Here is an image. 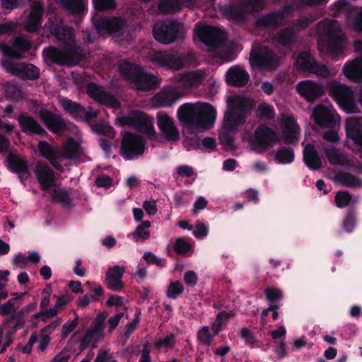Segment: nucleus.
Masks as SVG:
<instances>
[{
	"label": "nucleus",
	"mask_w": 362,
	"mask_h": 362,
	"mask_svg": "<svg viewBox=\"0 0 362 362\" xmlns=\"http://www.w3.org/2000/svg\"><path fill=\"white\" fill-rule=\"evenodd\" d=\"M180 91L175 87L163 90L155 95V100L160 106L170 107L180 97Z\"/></svg>",
	"instance_id": "f704fd0d"
},
{
	"label": "nucleus",
	"mask_w": 362,
	"mask_h": 362,
	"mask_svg": "<svg viewBox=\"0 0 362 362\" xmlns=\"http://www.w3.org/2000/svg\"><path fill=\"white\" fill-rule=\"evenodd\" d=\"M93 4L97 11H105L116 8L115 0H93Z\"/></svg>",
	"instance_id": "680f3d73"
},
{
	"label": "nucleus",
	"mask_w": 362,
	"mask_h": 362,
	"mask_svg": "<svg viewBox=\"0 0 362 362\" xmlns=\"http://www.w3.org/2000/svg\"><path fill=\"white\" fill-rule=\"evenodd\" d=\"M90 127L97 135L105 136L110 139H113L115 136V132L113 127L105 123H94L90 124Z\"/></svg>",
	"instance_id": "a18cd8bd"
},
{
	"label": "nucleus",
	"mask_w": 362,
	"mask_h": 362,
	"mask_svg": "<svg viewBox=\"0 0 362 362\" xmlns=\"http://www.w3.org/2000/svg\"><path fill=\"white\" fill-rule=\"evenodd\" d=\"M117 120L121 126L131 127L136 131L146 134L150 139L156 135L151 118L140 110H133L127 115L118 117Z\"/></svg>",
	"instance_id": "6e6552de"
},
{
	"label": "nucleus",
	"mask_w": 362,
	"mask_h": 362,
	"mask_svg": "<svg viewBox=\"0 0 362 362\" xmlns=\"http://www.w3.org/2000/svg\"><path fill=\"white\" fill-rule=\"evenodd\" d=\"M296 66L300 72L315 74L322 78L329 76V70L327 66L317 62L315 58L307 51H303L298 54Z\"/></svg>",
	"instance_id": "9b49d317"
},
{
	"label": "nucleus",
	"mask_w": 362,
	"mask_h": 362,
	"mask_svg": "<svg viewBox=\"0 0 362 362\" xmlns=\"http://www.w3.org/2000/svg\"><path fill=\"white\" fill-rule=\"evenodd\" d=\"M59 101L64 110L76 121L90 123L99 114L98 110H93L91 107H88L86 109L80 103L73 101L68 98L62 97Z\"/></svg>",
	"instance_id": "f8f14e48"
},
{
	"label": "nucleus",
	"mask_w": 362,
	"mask_h": 362,
	"mask_svg": "<svg viewBox=\"0 0 362 362\" xmlns=\"http://www.w3.org/2000/svg\"><path fill=\"white\" fill-rule=\"evenodd\" d=\"M101 337H102L100 335H98L96 333L88 329L84 336L79 339L80 349L83 351L90 345L92 348H95L97 346L98 341Z\"/></svg>",
	"instance_id": "c03bdc74"
},
{
	"label": "nucleus",
	"mask_w": 362,
	"mask_h": 362,
	"mask_svg": "<svg viewBox=\"0 0 362 362\" xmlns=\"http://www.w3.org/2000/svg\"><path fill=\"white\" fill-rule=\"evenodd\" d=\"M37 148L40 156L47 160L54 169L62 170L63 168L59 160L64 158V154L59 147L52 146L46 141H40Z\"/></svg>",
	"instance_id": "412c9836"
},
{
	"label": "nucleus",
	"mask_w": 362,
	"mask_h": 362,
	"mask_svg": "<svg viewBox=\"0 0 362 362\" xmlns=\"http://www.w3.org/2000/svg\"><path fill=\"white\" fill-rule=\"evenodd\" d=\"M291 11L289 6H285L282 9L270 12L257 18L255 25L262 28H275L284 20L286 13Z\"/></svg>",
	"instance_id": "393cba45"
},
{
	"label": "nucleus",
	"mask_w": 362,
	"mask_h": 362,
	"mask_svg": "<svg viewBox=\"0 0 362 362\" xmlns=\"http://www.w3.org/2000/svg\"><path fill=\"white\" fill-rule=\"evenodd\" d=\"M16 30V24L12 21H7L0 24V35H11ZM32 47L31 42L23 36H17L11 45L4 41H0V50L8 57L21 59L23 54Z\"/></svg>",
	"instance_id": "39448f33"
},
{
	"label": "nucleus",
	"mask_w": 362,
	"mask_h": 362,
	"mask_svg": "<svg viewBox=\"0 0 362 362\" xmlns=\"http://www.w3.org/2000/svg\"><path fill=\"white\" fill-rule=\"evenodd\" d=\"M75 318L71 321L64 323L62 327V339H65L76 328L78 324V316L74 313Z\"/></svg>",
	"instance_id": "e2e57ef3"
},
{
	"label": "nucleus",
	"mask_w": 362,
	"mask_h": 362,
	"mask_svg": "<svg viewBox=\"0 0 362 362\" xmlns=\"http://www.w3.org/2000/svg\"><path fill=\"white\" fill-rule=\"evenodd\" d=\"M303 161L306 166L313 170H319L322 167L321 158L312 144H308L303 149Z\"/></svg>",
	"instance_id": "72a5a7b5"
},
{
	"label": "nucleus",
	"mask_w": 362,
	"mask_h": 362,
	"mask_svg": "<svg viewBox=\"0 0 362 362\" xmlns=\"http://www.w3.org/2000/svg\"><path fill=\"white\" fill-rule=\"evenodd\" d=\"M344 75L354 82L362 81V58L346 62L343 68Z\"/></svg>",
	"instance_id": "c9c22d12"
},
{
	"label": "nucleus",
	"mask_w": 362,
	"mask_h": 362,
	"mask_svg": "<svg viewBox=\"0 0 362 362\" xmlns=\"http://www.w3.org/2000/svg\"><path fill=\"white\" fill-rule=\"evenodd\" d=\"M298 93L308 102H313L325 93L324 86L310 80L299 82L296 86Z\"/></svg>",
	"instance_id": "a878e982"
},
{
	"label": "nucleus",
	"mask_w": 362,
	"mask_h": 362,
	"mask_svg": "<svg viewBox=\"0 0 362 362\" xmlns=\"http://www.w3.org/2000/svg\"><path fill=\"white\" fill-rule=\"evenodd\" d=\"M227 110L224 114L225 125L228 129L236 126H243L247 120V115L252 110L255 104L250 98L241 95H231L227 100Z\"/></svg>",
	"instance_id": "f03ea898"
},
{
	"label": "nucleus",
	"mask_w": 362,
	"mask_h": 362,
	"mask_svg": "<svg viewBox=\"0 0 362 362\" xmlns=\"http://www.w3.org/2000/svg\"><path fill=\"white\" fill-rule=\"evenodd\" d=\"M240 126H236L234 129H228L225 125V119L223 118V130L219 134V140L221 144L224 146L227 150H235L236 146L234 143L233 134H236Z\"/></svg>",
	"instance_id": "4c0bfd02"
},
{
	"label": "nucleus",
	"mask_w": 362,
	"mask_h": 362,
	"mask_svg": "<svg viewBox=\"0 0 362 362\" xmlns=\"http://www.w3.org/2000/svg\"><path fill=\"white\" fill-rule=\"evenodd\" d=\"M124 267L115 265L110 267L106 272V279H122L124 273Z\"/></svg>",
	"instance_id": "774afa93"
},
{
	"label": "nucleus",
	"mask_w": 362,
	"mask_h": 362,
	"mask_svg": "<svg viewBox=\"0 0 362 362\" xmlns=\"http://www.w3.org/2000/svg\"><path fill=\"white\" fill-rule=\"evenodd\" d=\"M251 59L256 66L264 69L273 70L279 65L277 54L267 47H264L252 54Z\"/></svg>",
	"instance_id": "6ab92c4d"
},
{
	"label": "nucleus",
	"mask_w": 362,
	"mask_h": 362,
	"mask_svg": "<svg viewBox=\"0 0 362 362\" xmlns=\"http://www.w3.org/2000/svg\"><path fill=\"white\" fill-rule=\"evenodd\" d=\"M150 59L161 67L173 70H180L185 64L184 58L173 52H155L151 54Z\"/></svg>",
	"instance_id": "f3484780"
},
{
	"label": "nucleus",
	"mask_w": 362,
	"mask_h": 362,
	"mask_svg": "<svg viewBox=\"0 0 362 362\" xmlns=\"http://www.w3.org/2000/svg\"><path fill=\"white\" fill-rule=\"evenodd\" d=\"M216 118V110L211 104L205 103L198 105L195 129H209L214 124Z\"/></svg>",
	"instance_id": "5701e85b"
},
{
	"label": "nucleus",
	"mask_w": 362,
	"mask_h": 362,
	"mask_svg": "<svg viewBox=\"0 0 362 362\" xmlns=\"http://www.w3.org/2000/svg\"><path fill=\"white\" fill-rule=\"evenodd\" d=\"M249 141L252 149L260 153L279 143V138L273 129L264 124H260L257 127L253 136Z\"/></svg>",
	"instance_id": "9d476101"
},
{
	"label": "nucleus",
	"mask_w": 362,
	"mask_h": 362,
	"mask_svg": "<svg viewBox=\"0 0 362 362\" xmlns=\"http://www.w3.org/2000/svg\"><path fill=\"white\" fill-rule=\"evenodd\" d=\"M16 119L21 132L27 136L36 135L44 137L48 134L38 121L28 112L20 113L16 117Z\"/></svg>",
	"instance_id": "a211bd4d"
},
{
	"label": "nucleus",
	"mask_w": 362,
	"mask_h": 362,
	"mask_svg": "<svg viewBox=\"0 0 362 362\" xmlns=\"http://www.w3.org/2000/svg\"><path fill=\"white\" fill-rule=\"evenodd\" d=\"M34 173L42 190L47 192L55 186V173L47 163L37 162Z\"/></svg>",
	"instance_id": "4be33fe9"
},
{
	"label": "nucleus",
	"mask_w": 362,
	"mask_h": 362,
	"mask_svg": "<svg viewBox=\"0 0 362 362\" xmlns=\"http://www.w3.org/2000/svg\"><path fill=\"white\" fill-rule=\"evenodd\" d=\"M274 40L283 47L292 49L297 43V34L293 27H286L277 32Z\"/></svg>",
	"instance_id": "2f4dec72"
},
{
	"label": "nucleus",
	"mask_w": 362,
	"mask_h": 362,
	"mask_svg": "<svg viewBox=\"0 0 362 362\" xmlns=\"http://www.w3.org/2000/svg\"><path fill=\"white\" fill-rule=\"evenodd\" d=\"M313 116L315 122L320 127H332L336 123L333 112L322 105L314 109Z\"/></svg>",
	"instance_id": "7c9ffc66"
},
{
	"label": "nucleus",
	"mask_w": 362,
	"mask_h": 362,
	"mask_svg": "<svg viewBox=\"0 0 362 362\" xmlns=\"http://www.w3.org/2000/svg\"><path fill=\"white\" fill-rule=\"evenodd\" d=\"M28 314V313L26 311L24 307L19 310H18V308L16 307V311L13 312V315L4 319V320L2 322V326L4 328H7L13 323H22L23 328L25 323L24 317Z\"/></svg>",
	"instance_id": "79ce46f5"
},
{
	"label": "nucleus",
	"mask_w": 362,
	"mask_h": 362,
	"mask_svg": "<svg viewBox=\"0 0 362 362\" xmlns=\"http://www.w3.org/2000/svg\"><path fill=\"white\" fill-rule=\"evenodd\" d=\"M87 94L96 102L105 106L117 107L119 105L116 98L104 90V88L94 82H90L86 86Z\"/></svg>",
	"instance_id": "aec40b11"
},
{
	"label": "nucleus",
	"mask_w": 362,
	"mask_h": 362,
	"mask_svg": "<svg viewBox=\"0 0 362 362\" xmlns=\"http://www.w3.org/2000/svg\"><path fill=\"white\" fill-rule=\"evenodd\" d=\"M337 179L345 187H356L361 185L360 178L349 173H340L337 175Z\"/></svg>",
	"instance_id": "49530a36"
},
{
	"label": "nucleus",
	"mask_w": 362,
	"mask_h": 362,
	"mask_svg": "<svg viewBox=\"0 0 362 362\" xmlns=\"http://www.w3.org/2000/svg\"><path fill=\"white\" fill-rule=\"evenodd\" d=\"M199 340L206 346H209L214 339V335L209 333V328L207 326L203 327L197 334Z\"/></svg>",
	"instance_id": "338daca9"
},
{
	"label": "nucleus",
	"mask_w": 362,
	"mask_h": 362,
	"mask_svg": "<svg viewBox=\"0 0 362 362\" xmlns=\"http://www.w3.org/2000/svg\"><path fill=\"white\" fill-rule=\"evenodd\" d=\"M105 318L106 315L105 313H98L88 329L103 337L105 329L104 322Z\"/></svg>",
	"instance_id": "864d4df0"
},
{
	"label": "nucleus",
	"mask_w": 362,
	"mask_h": 362,
	"mask_svg": "<svg viewBox=\"0 0 362 362\" xmlns=\"http://www.w3.org/2000/svg\"><path fill=\"white\" fill-rule=\"evenodd\" d=\"M329 95L348 113H356L358 107L356 104L352 89L337 81L331 82L329 87Z\"/></svg>",
	"instance_id": "1a4fd4ad"
},
{
	"label": "nucleus",
	"mask_w": 362,
	"mask_h": 362,
	"mask_svg": "<svg viewBox=\"0 0 362 362\" xmlns=\"http://www.w3.org/2000/svg\"><path fill=\"white\" fill-rule=\"evenodd\" d=\"M159 10L165 14L175 13L181 10L177 0H162L158 5Z\"/></svg>",
	"instance_id": "3c124183"
},
{
	"label": "nucleus",
	"mask_w": 362,
	"mask_h": 362,
	"mask_svg": "<svg viewBox=\"0 0 362 362\" xmlns=\"http://www.w3.org/2000/svg\"><path fill=\"white\" fill-rule=\"evenodd\" d=\"M121 136L119 154L124 160H136L144 155L147 148L146 141L141 135L124 132Z\"/></svg>",
	"instance_id": "0eeeda50"
},
{
	"label": "nucleus",
	"mask_w": 362,
	"mask_h": 362,
	"mask_svg": "<svg viewBox=\"0 0 362 362\" xmlns=\"http://www.w3.org/2000/svg\"><path fill=\"white\" fill-rule=\"evenodd\" d=\"M7 73L23 79L36 80L40 77V69L33 64L15 63L9 60L2 62Z\"/></svg>",
	"instance_id": "dca6fc26"
},
{
	"label": "nucleus",
	"mask_w": 362,
	"mask_h": 362,
	"mask_svg": "<svg viewBox=\"0 0 362 362\" xmlns=\"http://www.w3.org/2000/svg\"><path fill=\"white\" fill-rule=\"evenodd\" d=\"M351 200V196L348 192H338L335 195L334 201L339 208H343L348 206Z\"/></svg>",
	"instance_id": "0e129e2a"
},
{
	"label": "nucleus",
	"mask_w": 362,
	"mask_h": 362,
	"mask_svg": "<svg viewBox=\"0 0 362 362\" xmlns=\"http://www.w3.org/2000/svg\"><path fill=\"white\" fill-rule=\"evenodd\" d=\"M319 25L322 27L327 37V49L333 54H338L343 51L345 37L339 34V27L336 21H322Z\"/></svg>",
	"instance_id": "ddd939ff"
},
{
	"label": "nucleus",
	"mask_w": 362,
	"mask_h": 362,
	"mask_svg": "<svg viewBox=\"0 0 362 362\" xmlns=\"http://www.w3.org/2000/svg\"><path fill=\"white\" fill-rule=\"evenodd\" d=\"M295 159V153L293 149L288 146H282L278 148L274 160L281 164H289L293 162Z\"/></svg>",
	"instance_id": "a19ab883"
},
{
	"label": "nucleus",
	"mask_w": 362,
	"mask_h": 362,
	"mask_svg": "<svg viewBox=\"0 0 362 362\" xmlns=\"http://www.w3.org/2000/svg\"><path fill=\"white\" fill-rule=\"evenodd\" d=\"M151 226L149 221H144L139 224L134 232L128 236H132L136 241L139 240H146L150 238V232L146 230Z\"/></svg>",
	"instance_id": "09e8293b"
},
{
	"label": "nucleus",
	"mask_w": 362,
	"mask_h": 362,
	"mask_svg": "<svg viewBox=\"0 0 362 362\" xmlns=\"http://www.w3.org/2000/svg\"><path fill=\"white\" fill-rule=\"evenodd\" d=\"M52 199L53 202H59L64 206L70 207L72 205V199L69 194L62 189H54L52 194Z\"/></svg>",
	"instance_id": "8fccbe9b"
},
{
	"label": "nucleus",
	"mask_w": 362,
	"mask_h": 362,
	"mask_svg": "<svg viewBox=\"0 0 362 362\" xmlns=\"http://www.w3.org/2000/svg\"><path fill=\"white\" fill-rule=\"evenodd\" d=\"M232 316L231 313L226 311H221L216 315L215 320L211 324L214 335H217L221 331L223 322L228 320Z\"/></svg>",
	"instance_id": "603ef678"
},
{
	"label": "nucleus",
	"mask_w": 362,
	"mask_h": 362,
	"mask_svg": "<svg viewBox=\"0 0 362 362\" xmlns=\"http://www.w3.org/2000/svg\"><path fill=\"white\" fill-rule=\"evenodd\" d=\"M197 111L198 105L192 103H185L180 106L177 111V118L190 129H195V125L197 124Z\"/></svg>",
	"instance_id": "c85d7f7f"
},
{
	"label": "nucleus",
	"mask_w": 362,
	"mask_h": 362,
	"mask_svg": "<svg viewBox=\"0 0 362 362\" xmlns=\"http://www.w3.org/2000/svg\"><path fill=\"white\" fill-rule=\"evenodd\" d=\"M195 33L199 40L212 49L221 47L225 41V33L214 25H195Z\"/></svg>",
	"instance_id": "4468645a"
},
{
	"label": "nucleus",
	"mask_w": 362,
	"mask_h": 362,
	"mask_svg": "<svg viewBox=\"0 0 362 362\" xmlns=\"http://www.w3.org/2000/svg\"><path fill=\"white\" fill-rule=\"evenodd\" d=\"M184 292V287L180 281H172L170 283L166 291V296L171 299H176Z\"/></svg>",
	"instance_id": "5fc2aeb1"
},
{
	"label": "nucleus",
	"mask_w": 362,
	"mask_h": 362,
	"mask_svg": "<svg viewBox=\"0 0 362 362\" xmlns=\"http://www.w3.org/2000/svg\"><path fill=\"white\" fill-rule=\"evenodd\" d=\"M176 343V338L174 334H170L164 338L156 340L153 346L156 349H160L161 348H173Z\"/></svg>",
	"instance_id": "13d9d810"
},
{
	"label": "nucleus",
	"mask_w": 362,
	"mask_h": 362,
	"mask_svg": "<svg viewBox=\"0 0 362 362\" xmlns=\"http://www.w3.org/2000/svg\"><path fill=\"white\" fill-rule=\"evenodd\" d=\"M157 125L167 140L177 141L180 139L179 132L173 119L166 113L157 114Z\"/></svg>",
	"instance_id": "cd10ccee"
},
{
	"label": "nucleus",
	"mask_w": 362,
	"mask_h": 362,
	"mask_svg": "<svg viewBox=\"0 0 362 362\" xmlns=\"http://www.w3.org/2000/svg\"><path fill=\"white\" fill-rule=\"evenodd\" d=\"M356 211L354 206H350L347 211L346 214L343 220L342 228L346 233H351L356 226Z\"/></svg>",
	"instance_id": "de8ad7c7"
},
{
	"label": "nucleus",
	"mask_w": 362,
	"mask_h": 362,
	"mask_svg": "<svg viewBox=\"0 0 362 362\" xmlns=\"http://www.w3.org/2000/svg\"><path fill=\"white\" fill-rule=\"evenodd\" d=\"M44 10L39 1H34L30 5V11L25 21L24 28L30 33L37 32L42 27Z\"/></svg>",
	"instance_id": "b1692460"
},
{
	"label": "nucleus",
	"mask_w": 362,
	"mask_h": 362,
	"mask_svg": "<svg viewBox=\"0 0 362 362\" xmlns=\"http://www.w3.org/2000/svg\"><path fill=\"white\" fill-rule=\"evenodd\" d=\"M63 8L72 14H81L85 10L83 0H60Z\"/></svg>",
	"instance_id": "37998d69"
},
{
	"label": "nucleus",
	"mask_w": 362,
	"mask_h": 362,
	"mask_svg": "<svg viewBox=\"0 0 362 362\" xmlns=\"http://www.w3.org/2000/svg\"><path fill=\"white\" fill-rule=\"evenodd\" d=\"M94 24L98 33L111 34L122 30L125 21L120 17L103 18L96 21Z\"/></svg>",
	"instance_id": "bb28decb"
},
{
	"label": "nucleus",
	"mask_w": 362,
	"mask_h": 362,
	"mask_svg": "<svg viewBox=\"0 0 362 362\" xmlns=\"http://www.w3.org/2000/svg\"><path fill=\"white\" fill-rule=\"evenodd\" d=\"M248 73L240 66H233L226 72V81L228 85L243 87L249 81Z\"/></svg>",
	"instance_id": "c756f323"
},
{
	"label": "nucleus",
	"mask_w": 362,
	"mask_h": 362,
	"mask_svg": "<svg viewBox=\"0 0 362 362\" xmlns=\"http://www.w3.org/2000/svg\"><path fill=\"white\" fill-rule=\"evenodd\" d=\"M299 128L296 125L292 118H288L286 122V128L282 132V139L285 144L289 145L298 140Z\"/></svg>",
	"instance_id": "e433bc0d"
},
{
	"label": "nucleus",
	"mask_w": 362,
	"mask_h": 362,
	"mask_svg": "<svg viewBox=\"0 0 362 362\" xmlns=\"http://www.w3.org/2000/svg\"><path fill=\"white\" fill-rule=\"evenodd\" d=\"M6 166L12 173L30 175L28 162L18 155L9 153L6 159Z\"/></svg>",
	"instance_id": "473e14b6"
},
{
	"label": "nucleus",
	"mask_w": 362,
	"mask_h": 362,
	"mask_svg": "<svg viewBox=\"0 0 362 362\" xmlns=\"http://www.w3.org/2000/svg\"><path fill=\"white\" fill-rule=\"evenodd\" d=\"M267 301L270 303H275L283 298V292L278 288L267 287L264 291Z\"/></svg>",
	"instance_id": "6e6d98bb"
},
{
	"label": "nucleus",
	"mask_w": 362,
	"mask_h": 362,
	"mask_svg": "<svg viewBox=\"0 0 362 362\" xmlns=\"http://www.w3.org/2000/svg\"><path fill=\"white\" fill-rule=\"evenodd\" d=\"M42 57L49 66L56 64L68 67L77 65L83 57L81 48L76 45L70 46L64 51L50 45L43 49Z\"/></svg>",
	"instance_id": "20e7f679"
},
{
	"label": "nucleus",
	"mask_w": 362,
	"mask_h": 362,
	"mask_svg": "<svg viewBox=\"0 0 362 362\" xmlns=\"http://www.w3.org/2000/svg\"><path fill=\"white\" fill-rule=\"evenodd\" d=\"M257 111L262 118L272 119L274 115V108L272 105L266 103H260L258 106Z\"/></svg>",
	"instance_id": "69168bd1"
},
{
	"label": "nucleus",
	"mask_w": 362,
	"mask_h": 362,
	"mask_svg": "<svg viewBox=\"0 0 362 362\" xmlns=\"http://www.w3.org/2000/svg\"><path fill=\"white\" fill-rule=\"evenodd\" d=\"M153 35L158 42L169 45L184 37V25L176 19L158 21L153 26Z\"/></svg>",
	"instance_id": "423d86ee"
},
{
	"label": "nucleus",
	"mask_w": 362,
	"mask_h": 362,
	"mask_svg": "<svg viewBox=\"0 0 362 362\" xmlns=\"http://www.w3.org/2000/svg\"><path fill=\"white\" fill-rule=\"evenodd\" d=\"M325 156L332 165H339L342 163L343 155L335 148H325Z\"/></svg>",
	"instance_id": "bf43d9fd"
},
{
	"label": "nucleus",
	"mask_w": 362,
	"mask_h": 362,
	"mask_svg": "<svg viewBox=\"0 0 362 362\" xmlns=\"http://www.w3.org/2000/svg\"><path fill=\"white\" fill-rule=\"evenodd\" d=\"M33 113L39 115L44 125L53 134H61L67 129L68 122L60 114L45 107H40L39 111L33 110Z\"/></svg>",
	"instance_id": "2eb2a0df"
},
{
	"label": "nucleus",
	"mask_w": 362,
	"mask_h": 362,
	"mask_svg": "<svg viewBox=\"0 0 362 362\" xmlns=\"http://www.w3.org/2000/svg\"><path fill=\"white\" fill-rule=\"evenodd\" d=\"M192 245L184 238H178L174 244V250L178 255H185L192 250Z\"/></svg>",
	"instance_id": "052dcab7"
},
{
	"label": "nucleus",
	"mask_w": 362,
	"mask_h": 362,
	"mask_svg": "<svg viewBox=\"0 0 362 362\" xmlns=\"http://www.w3.org/2000/svg\"><path fill=\"white\" fill-rule=\"evenodd\" d=\"M119 71L124 80L139 91H148L158 87L159 80L155 75L147 73L139 65L123 62L119 65Z\"/></svg>",
	"instance_id": "f257e3e1"
},
{
	"label": "nucleus",
	"mask_w": 362,
	"mask_h": 362,
	"mask_svg": "<svg viewBox=\"0 0 362 362\" xmlns=\"http://www.w3.org/2000/svg\"><path fill=\"white\" fill-rule=\"evenodd\" d=\"M6 98L11 100H18L21 97V90L20 86L16 83H8L4 87Z\"/></svg>",
	"instance_id": "4d7b16f0"
},
{
	"label": "nucleus",
	"mask_w": 362,
	"mask_h": 362,
	"mask_svg": "<svg viewBox=\"0 0 362 362\" xmlns=\"http://www.w3.org/2000/svg\"><path fill=\"white\" fill-rule=\"evenodd\" d=\"M267 0H230L221 8L228 19L244 21L247 15L255 16L266 7Z\"/></svg>",
	"instance_id": "7ed1b4c3"
},
{
	"label": "nucleus",
	"mask_w": 362,
	"mask_h": 362,
	"mask_svg": "<svg viewBox=\"0 0 362 362\" xmlns=\"http://www.w3.org/2000/svg\"><path fill=\"white\" fill-rule=\"evenodd\" d=\"M62 151L64 158L70 160L78 158L83 153L80 144L72 138L68 140Z\"/></svg>",
	"instance_id": "58836bf2"
},
{
	"label": "nucleus",
	"mask_w": 362,
	"mask_h": 362,
	"mask_svg": "<svg viewBox=\"0 0 362 362\" xmlns=\"http://www.w3.org/2000/svg\"><path fill=\"white\" fill-rule=\"evenodd\" d=\"M334 16L337 17L339 13H344L346 17H351L357 11V7L347 0H337L333 4Z\"/></svg>",
	"instance_id": "ea45409f"
}]
</instances>
